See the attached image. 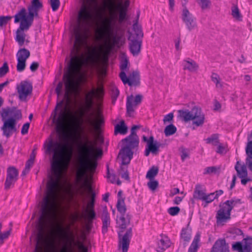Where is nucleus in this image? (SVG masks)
<instances>
[{"mask_svg":"<svg viewBox=\"0 0 252 252\" xmlns=\"http://www.w3.org/2000/svg\"><path fill=\"white\" fill-rule=\"evenodd\" d=\"M140 126L134 125L131 128L129 135L122 140V142L125 145L122 148L119 152L122 159V164L127 165L129 163L133 157V150L137 149L139 140L135 130L140 128Z\"/></svg>","mask_w":252,"mask_h":252,"instance_id":"nucleus-4","label":"nucleus"},{"mask_svg":"<svg viewBox=\"0 0 252 252\" xmlns=\"http://www.w3.org/2000/svg\"><path fill=\"white\" fill-rule=\"evenodd\" d=\"M17 180H14L13 179H11L10 177L6 178L5 182L4 183V188L5 189H9L13 187Z\"/></svg>","mask_w":252,"mask_h":252,"instance_id":"nucleus-43","label":"nucleus"},{"mask_svg":"<svg viewBox=\"0 0 252 252\" xmlns=\"http://www.w3.org/2000/svg\"><path fill=\"white\" fill-rule=\"evenodd\" d=\"M215 199H216V197H214V193H210L208 194L206 193L202 201H205L208 204L212 202Z\"/></svg>","mask_w":252,"mask_h":252,"instance_id":"nucleus-46","label":"nucleus"},{"mask_svg":"<svg viewBox=\"0 0 252 252\" xmlns=\"http://www.w3.org/2000/svg\"><path fill=\"white\" fill-rule=\"evenodd\" d=\"M184 8L182 10V19L185 24L189 31L191 32L197 29L196 18L189 11L186 6V3H182Z\"/></svg>","mask_w":252,"mask_h":252,"instance_id":"nucleus-10","label":"nucleus"},{"mask_svg":"<svg viewBox=\"0 0 252 252\" xmlns=\"http://www.w3.org/2000/svg\"><path fill=\"white\" fill-rule=\"evenodd\" d=\"M118 28L116 25V20L113 17L107 19L103 25V31L101 32L102 35H104L107 40H111L110 48H112L115 45L119 43L121 36L116 34Z\"/></svg>","mask_w":252,"mask_h":252,"instance_id":"nucleus-7","label":"nucleus"},{"mask_svg":"<svg viewBox=\"0 0 252 252\" xmlns=\"http://www.w3.org/2000/svg\"><path fill=\"white\" fill-rule=\"evenodd\" d=\"M107 178L112 183H115L116 181V176L115 174H111L109 171L108 166L107 169Z\"/></svg>","mask_w":252,"mask_h":252,"instance_id":"nucleus-50","label":"nucleus"},{"mask_svg":"<svg viewBox=\"0 0 252 252\" xmlns=\"http://www.w3.org/2000/svg\"><path fill=\"white\" fill-rule=\"evenodd\" d=\"M12 112H13V110L10 107L2 108L1 111L0 112L2 121L4 122V121L7 120V118L10 114H12Z\"/></svg>","mask_w":252,"mask_h":252,"instance_id":"nucleus-37","label":"nucleus"},{"mask_svg":"<svg viewBox=\"0 0 252 252\" xmlns=\"http://www.w3.org/2000/svg\"><path fill=\"white\" fill-rule=\"evenodd\" d=\"M50 4L52 10L56 11L57 10L60 5V1L59 0H50Z\"/></svg>","mask_w":252,"mask_h":252,"instance_id":"nucleus-52","label":"nucleus"},{"mask_svg":"<svg viewBox=\"0 0 252 252\" xmlns=\"http://www.w3.org/2000/svg\"><path fill=\"white\" fill-rule=\"evenodd\" d=\"M207 144H211L213 146H217L220 143L219 136L218 134H213L205 139Z\"/></svg>","mask_w":252,"mask_h":252,"instance_id":"nucleus-33","label":"nucleus"},{"mask_svg":"<svg viewBox=\"0 0 252 252\" xmlns=\"http://www.w3.org/2000/svg\"><path fill=\"white\" fill-rule=\"evenodd\" d=\"M79 250L80 252H88V248L83 243H79Z\"/></svg>","mask_w":252,"mask_h":252,"instance_id":"nucleus-64","label":"nucleus"},{"mask_svg":"<svg viewBox=\"0 0 252 252\" xmlns=\"http://www.w3.org/2000/svg\"><path fill=\"white\" fill-rule=\"evenodd\" d=\"M154 137L153 136H150L148 140V144H147L149 150L153 154L156 153L158 150L160 146L159 144H158L157 142L154 143Z\"/></svg>","mask_w":252,"mask_h":252,"instance_id":"nucleus-31","label":"nucleus"},{"mask_svg":"<svg viewBox=\"0 0 252 252\" xmlns=\"http://www.w3.org/2000/svg\"><path fill=\"white\" fill-rule=\"evenodd\" d=\"M18 176V171L15 167L11 166L7 168V177H10L11 179H13L14 180H17Z\"/></svg>","mask_w":252,"mask_h":252,"instance_id":"nucleus-32","label":"nucleus"},{"mask_svg":"<svg viewBox=\"0 0 252 252\" xmlns=\"http://www.w3.org/2000/svg\"><path fill=\"white\" fill-rule=\"evenodd\" d=\"M30 56V52L29 50L23 48L20 49L16 54L17 59L26 61Z\"/></svg>","mask_w":252,"mask_h":252,"instance_id":"nucleus-27","label":"nucleus"},{"mask_svg":"<svg viewBox=\"0 0 252 252\" xmlns=\"http://www.w3.org/2000/svg\"><path fill=\"white\" fill-rule=\"evenodd\" d=\"M30 127V123H27L23 126L21 129V133L23 135H25L28 132V130Z\"/></svg>","mask_w":252,"mask_h":252,"instance_id":"nucleus-59","label":"nucleus"},{"mask_svg":"<svg viewBox=\"0 0 252 252\" xmlns=\"http://www.w3.org/2000/svg\"><path fill=\"white\" fill-rule=\"evenodd\" d=\"M42 7L43 4L39 0H32L31 4L28 7V14L26 9L23 8L14 16L15 23L20 21L15 37L19 46H22L24 45L26 38L24 32L28 31L32 25L34 17H38V12Z\"/></svg>","mask_w":252,"mask_h":252,"instance_id":"nucleus-3","label":"nucleus"},{"mask_svg":"<svg viewBox=\"0 0 252 252\" xmlns=\"http://www.w3.org/2000/svg\"><path fill=\"white\" fill-rule=\"evenodd\" d=\"M17 60V70L18 72H22L23 71L25 68L26 65V61L24 60H21L19 59Z\"/></svg>","mask_w":252,"mask_h":252,"instance_id":"nucleus-42","label":"nucleus"},{"mask_svg":"<svg viewBox=\"0 0 252 252\" xmlns=\"http://www.w3.org/2000/svg\"><path fill=\"white\" fill-rule=\"evenodd\" d=\"M142 99V95L141 94L136 95L135 98L133 95L127 97L126 111L129 115H130L134 112V109L141 103Z\"/></svg>","mask_w":252,"mask_h":252,"instance_id":"nucleus-13","label":"nucleus"},{"mask_svg":"<svg viewBox=\"0 0 252 252\" xmlns=\"http://www.w3.org/2000/svg\"><path fill=\"white\" fill-rule=\"evenodd\" d=\"M173 117L174 116L172 113H169L164 116L163 121L164 123H165L166 122H170L173 120Z\"/></svg>","mask_w":252,"mask_h":252,"instance_id":"nucleus-61","label":"nucleus"},{"mask_svg":"<svg viewBox=\"0 0 252 252\" xmlns=\"http://www.w3.org/2000/svg\"><path fill=\"white\" fill-rule=\"evenodd\" d=\"M128 63V61L127 59H125L121 63L120 65V69L122 71H125L126 69Z\"/></svg>","mask_w":252,"mask_h":252,"instance_id":"nucleus-63","label":"nucleus"},{"mask_svg":"<svg viewBox=\"0 0 252 252\" xmlns=\"http://www.w3.org/2000/svg\"><path fill=\"white\" fill-rule=\"evenodd\" d=\"M39 66L37 62H33L30 66V69L32 71L34 72L38 69Z\"/></svg>","mask_w":252,"mask_h":252,"instance_id":"nucleus-62","label":"nucleus"},{"mask_svg":"<svg viewBox=\"0 0 252 252\" xmlns=\"http://www.w3.org/2000/svg\"><path fill=\"white\" fill-rule=\"evenodd\" d=\"M180 209L179 207H172L168 209V213L171 216H175L180 212Z\"/></svg>","mask_w":252,"mask_h":252,"instance_id":"nucleus-53","label":"nucleus"},{"mask_svg":"<svg viewBox=\"0 0 252 252\" xmlns=\"http://www.w3.org/2000/svg\"><path fill=\"white\" fill-rule=\"evenodd\" d=\"M116 207L118 211L119 212L120 215H126V207L125 205L124 199H118Z\"/></svg>","mask_w":252,"mask_h":252,"instance_id":"nucleus-28","label":"nucleus"},{"mask_svg":"<svg viewBox=\"0 0 252 252\" xmlns=\"http://www.w3.org/2000/svg\"><path fill=\"white\" fill-rule=\"evenodd\" d=\"M96 219V213L94 210H86L84 215V229L87 233L91 232L93 227V221Z\"/></svg>","mask_w":252,"mask_h":252,"instance_id":"nucleus-14","label":"nucleus"},{"mask_svg":"<svg viewBox=\"0 0 252 252\" xmlns=\"http://www.w3.org/2000/svg\"><path fill=\"white\" fill-rule=\"evenodd\" d=\"M13 112L12 113L13 117L4 121V124L1 129L3 132V135L7 138L9 137L14 132L17 131L16 127V120L21 119L22 115L21 110L17 109L15 107L12 108Z\"/></svg>","mask_w":252,"mask_h":252,"instance_id":"nucleus-9","label":"nucleus"},{"mask_svg":"<svg viewBox=\"0 0 252 252\" xmlns=\"http://www.w3.org/2000/svg\"><path fill=\"white\" fill-rule=\"evenodd\" d=\"M243 252H252V238L244 239Z\"/></svg>","mask_w":252,"mask_h":252,"instance_id":"nucleus-34","label":"nucleus"},{"mask_svg":"<svg viewBox=\"0 0 252 252\" xmlns=\"http://www.w3.org/2000/svg\"><path fill=\"white\" fill-rule=\"evenodd\" d=\"M86 187L88 189V192L91 194V200L88 204L89 209H86V210H94V201H95V193L93 191L91 186L89 184H86Z\"/></svg>","mask_w":252,"mask_h":252,"instance_id":"nucleus-26","label":"nucleus"},{"mask_svg":"<svg viewBox=\"0 0 252 252\" xmlns=\"http://www.w3.org/2000/svg\"><path fill=\"white\" fill-rule=\"evenodd\" d=\"M128 39L130 52L134 56L138 55L141 51L142 39H137L132 35H129Z\"/></svg>","mask_w":252,"mask_h":252,"instance_id":"nucleus-15","label":"nucleus"},{"mask_svg":"<svg viewBox=\"0 0 252 252\" xmlns=\"http://www.w3.org/2000/svg\"><path fill=\"white\" fill-rule=\"evenodd\" d=\"M32 90V84L27 81L22 82L17 87L19 98L21 100H25L27 96L31 94Z\"/></svg>","mask_w":252,"mask_h":252,"instance_id":"nucleus-12","label":"nucleus"},{"mask_svg":"<svg viewBox=\"0 0 252 252\" xmlns=\"http://www.w3.org/2000/svg\"><path fill=\"white\" fill-rule=\"evenodd\" d=\"M232 249L234 251H238V252H243V245L240 242L234 243L232 245Z\"/></svg>","mask_w":252,"mask_h":252,"instance_id":"nucleus-44","label":"nucleus"},{"mask_svg":"<svg viewBox=\"0 0 252 252\" xmlns=\"http://www.w3.org/2000/svg\"><path fill=\"white\" fill-rule=\"evenodd\" d=\"M127 132V127L125 125V121L122 120L119 124H117L115 126V134L120 133L125 135Z\"/></svg>","mask_w":252,"mask_h":252,"instance_id":"nucleus-25","label":"nucleus"},{"mask_svg":"<svg viewBox=\"0 0 252 252\" xmlns=\"http://www.w3.org/2000/svg\"><path fill=\"white\" fill-rule=\"evenodd\" d=\"M158 168L157 166H153L147 172L146 178L151 180L158 174Z\"/></svg>","mask_w":252,"mask_h":252,"instance_id":"nucleus-38","label":"nucleus"},{"mask_svg":"<svg viewBox=\"0 0 252 252\" xmlns=\"http://www.w3.org/2000/svg\"><path fill=\"white\" fill-rule=\"evenodd\" d=\"M170 240L167 236H162L161 239L158 243L157 251L158 252H163L170 246Z\"/></svg>","mask_w":252,"mask_h":252,"instance_id":"nucleus-20","label":"nucleus"},{"mask_svg":"<svg viewBox=\"0 0 252 252\" xmlns=\"http://www.w3.org/2000/svg\"><path fill=\"white\" fill-rule=\"evenodd\" d=\"M246 153L247 155L246 164L252 172V141L248 143L246 148Z\"/></svg>","mask_w":252,"mask_h":252,"instance_id":"nucleus-21","label":"nucleus"},{"mask_svg":"<svg viewBox=\"0 0 252 252\" xmlns=\"http://www.w3.org/2000/svg\"><path fill=\"white\" fill-rule=\"evenodd\" d=\"M126 19V12L120 10L119 15V21L120 23L123 22Z\"/></svg>","mask_w":252,"mask_h":252,"instance_id":"nucleus-57","label":"nucleus"},{"mask_svg":"<svg viewBox=\"0 0 252 252\" xmlns=\"http://www.w3.org/2000/svg\"><path fill=\"white\" fill-rule=\"evenodd\" d=\"M92 5L81 6L78 13V24L74 29L75 41L71 52L74 55L69 63L68 69L63 76L65 86L64 98L57 103L53 118L58 132L63 130L66 122L76 123V117L67 112V106L72 97H76L79 94V83L75 74L80 71L82 65V59L79 54L81 47L86 43L87 38L86 28L92 18Z\"/></svg>","mask_w":252,"mask_h":252,"instance_id":"nucleus-1","label":"nucleus"},{"mask_svg":"<svg viewBox=\"0 0 252 252\" xmlns=\"http://www.w3.org/2000/svg\"><path fill=\"white\" fill-rule=\"evenodd\" d=\"M101 219L102 221V233L104 234L108 231L111 222L109 214L106 209L103 210Z\"/></svg>","mask_w":252,"mask_h":252,"instance_id":"nucleus-18","label":"nucleus"},{"mask_svg":"<svg viewBox=\"0 0 252 252\" xmlns=\"http://www.w3.org/2000/svg\"><path fill=\"white\" fill-rule=\"evenodd\" d=\"M62 238L63 243H74L75 236L69 227L68 226L66 231L63 232Z\"/></svg>","mask_w":252,"mask_h":252,"instance_id":"nucleus-24","label":"nucleus"},{"mask_svg":"<svg viewBox=\"0 0 252 252\" xmlns=\"http://www.w3.org/2000/svg\"><path fill=\"white\" fill-rule=\"evenodd\" d=\"M181 237L184 241L189 242L191 238V229L188 228H183L181 234Z\"/></svg>","mask_w":252,"mask_h":252,"instance_id":"nucleus-36","label":"nucleus"},{"mask_svg":"<svg viewBox=\"0 0 252 252\" xmlns=\"http://www.w3.org/2000/svg\"><path fill=\"white\" fill-rule=\"evenodd\" d=\"M240 202V200L239 199L227 200L220 205V208L216 215L217 224H223L224 222L229 220L230 219L231 210Z\"/></svg>","mask_w":252,"mask_h":252,"instance_id":"nucleus-8","label":"nucleus"},{"mask_svg":"<svg viewBox=\"0 0 252 252\" xmlns=\"http://www.w3.org/2000/svg\"><path fill=\"white\" fill-rule=\"evenodd\" d=\"M132 216L128 213L126 215L120 216L116 220L117 227L121 230L118 232L119 247L123 252H127L130 240L132 235V227L126 230L123 234L124 230L130 224Z\"/></svg>","mask_w":252,"mask_h":252,"instance_id":"nucleus-5","label":"nucleus"},{"mask_svg":"<svg viewBox=\"0 0 252 252\" xmlns=\"http://www.w3.org/2000/svg\"><path fill=\"white\" fill-rule=\"evenodd\" d=\"M120 170L124 172V173L122 174V178H124L127 180H128L129 176L126 168L121 166Z\"/></svg>","mask_w":252,"mask_h":252,"instance_id":"nucleus-60","label":"nucleus"},{"mask_svg":"<svg viewBox=\"0 0 252 252\" xmlns=\"http://www.w3.org/2000/svg\"><path fill=\"white\" fill-rule=\"evenodd\" d=\"M183 65L184 70H188L191 72L196 71L198 68V64L194 61L191 59L184 60Z\"/></svg>","mask_w":252,"mask_h":252,"instance_id":"nucleus-22","label":"nucleus"},{"mask_svg":"<svg viewBox=\"0 0 252 252\" xmlns=\"http://www.w3.org/2000/svg\"><path fill=\"white\" fill-rule=\"evenodd\" d=\"M178 116L182 121L188 122L192 121V124L196 126H201L205 122V115L201 108L194 106L189 111L188 109L178 110Z\"/></svg>","mask_w":252,"mask_h":252,"instance_id":"nucleus-6","label":"nucleus"},{"mask_svg":"<svg viewBox=\"0 0 252 252\" xmlns=\"http://www.w3.org/2000/svg\"><path fill=\"white\" fill-rule=\"evenodd\" d=\"M138 17L139 14L137 15V19L135 21V22L134 23L133 25L134 34L130 33V35L134 36L137 39H142L143 33L141 27L137 24Z\"/></svg>","mask_w":252,"mask_h":252,"instance_id":"nucleus-23","label":"nucleus"},{"mask_svg":"<svg viewBox=\"0 0 252 252\" xmlns=\"http://www.w3.org/2000/svg\"><path fill=\"white\" fill-rule=\"evenodd\" d=\"M217 146V149L216 152L219 154L224 155L228 151V146L226 144H224L220 142Z\"/></svg>","mask_w":252,"mask_h":252,"instance_id":"nucleus-40","label":"nucleus"},{"mask_svg":"<svg viewBox=\"0 0 252 252\" xmlns=\"http://www.w3.org/2000/svg\"><path fill=\"white\" fill-rule=\"evenodd\" d=\"M177 131V128L173 124H170L166 126L164 129V134L166 136L174 134Z\"/></svg>","mask_w":252,"mask_h":252,"instance_id":"nucleus-39","label":"nucleus"},{"mask_svg":"<svg viewBox=\"0 0 252 252\" xmlns=\"http://www.w3.org/2000/svg\"><path fill=\"white\" fill-rule=\"evenodd\" d=\"M217 171V168L215 166L208 167L205 168L204 174H210L213 173H216Z\"/></svg>","mask_w":252,"mask_h":252,"instance_id":"nucleus-56","label":"nucleus"},{"mask_svg":"<svg viewBox=\"0 0 252 252\" xmlns=\"http://www.w3.org/2000/svg\"><path fill=\"white\" fill-rule=\"evenodd\" d=\"M211 80L216 84L217 88H221L222 87V84L220 82V77L217 73H212Z\"/></svg>","mask_w":252,"mask_h":252,"instance_id":"nucleus-41","label":"nucleus"},{"mask_svg":"<svg viewBox=\"0 0 252 252\" xmlns=\"http://www.w3.org/2000/svg\"><path fill=\"white\" fill-rule=\"evenodd\" d=\"M198 3L202 9H207L209 7L210 1L209 0H198Z\"/></svg>","mask_w":252,"mask_h":252,"instance_id":"nucleus-51","label":"nucleus"},{"mask_svg":"<svg viewBox=\"0 0 252 252\" xmlns=\"http://www.w3.org/2000/svg\"><path fill=\"white\" fill-rule=\"evenodd\" d=\"M11 233V230H9L6 232H4V233H2L1 232L0 233V245H1L3 244V240L5 239H6L8 237V236L10 235Z\"/></svg>","mask_w":252,"mask_h":252,"instance_id":"nucleus-55","label":"nucleus"},{"mask_svg":"<svg viewBox=\"0 0 252 252\" xmlns=\"http://www.w3.org/2000/svg\"><path fill=\"white\" fill-rule=\"evenodd\" d=\"M247 165L244 163H241L240 161H237L235 165V169L237 172V176L240 178L247 177L248 176V171Z\"/></svg>","mask_w":252,"mask_h":252,"instance_id":"nucleus-19","label":"nucleus"},{"mask_svg":"<svg viewBox=\"0 0 252 252\" xmlns=\"http://www.w3.org/2000/svg\"><path fill=\"white\" fill-rule=\"evenodd\" d=\"M231 14L233 17L238 21H242V16L240 12L238 6L233 5L231 8Z\"/></svg>","mask_w":252,"mask_h":252,"instance_id":"nucleus-35","label":"nucleus"},{"mask_svg":"<svg viewBox=\"0 0 252 252\" xmlns=\"http://www.w3.org/2000/svg\"><path fill=\"white\" fill-rule=\"evenodd\" d=\"M119 76L124 84H127L129 86H139L140 84L139 72L137 70H133L128 75V77L125 71H121Z\"/></svg>","mask_w":252,"mask_h":252,"instance_id":"nucleus-11","label":"nucleus"},{"mask_svg":"<svg viewBox=\"0 0 252 252\" xmlns=\"http://www.w3.org/2000/svg\"><path fill=\"white\" fill-rule=\"evenodd\" d=\"M130 1L129 0H126L124 4H122V3L121 1H120L118 3V6L117 7L119 8L120 9V10L124 11L126 12H127V8L128 6H129Z\"/></svg>","mask_w":252,"mask_h":252,"instance_id":"nucleus-45","label":"nucleus"},{"mask_svg":"<svg viewBox=\"0 0 252 252\" xmlns=\"http://www.w3.org/2000/svg\"><path fill=\"white\" fill-rule=\"evenodd\" d=\"M180 151L181 159L184 161L187 158H189V152L188 149L184 148H181Z\"/></svg>","mask_w":252,"mask_h":252,"instance_id":"nucleus-48","label":"nucleus"},{"mask_svg":"<svg viewBox=\"0 0 252 252\" xmlns=\"http://www.w3.org/2000/svg\"><path fill=\"white\" fill-rule=\"evenodd\" d=\"M63 83L62 82H60L58 84V85L56 87L55 91H56V93L58 95V96H59V95H61V94H62V88H63Z\"/></svg>","mask_w":252,"mask_h":252,"instance_id":"nucleus-58","label":"nucleus"},{"mask_svg":"<svg viewBox=\"0 0 252 252\" xmlns=\"http://www.w3.org/2000/svg\"><path fill=\"white\" fill-rule=\"evenodd\" d=\"M86 142L80 143L78 148L77 162L78 168L76 173L78 182H82L88 173L93 174L95 170L97 163L95 161L91 160L92 158L101 157L102 149L85 137Z\"/></svg>","mask_w":252,"mask_h":252,"instance_id":"nucleus-2","label":"nucleus"},{"mask_svg":"<svg viewBox=\"0 0 252 252\" xmlns=\"http://www.w3.org/2000/svg\"><path fill=\"white\" fill-rule=\"evenodd\" d=\"M12 17L11 16H0V27H2L6 25Z\"/></svg>","mask_w":252,"mask_h":252,"instance_id":"nucleus-47","label":"nucleus"},{"mask_svg":"<svg viewBox=\"0 0 252 252\" xmlns=\"http://www.w3.org/2000/svg\"><path fill=\"white\" fill-rule=\"evenodd\" d=\"M210 252H229V246L224 239H219L215 242Z\"/></svg>","mask_w":252,"mask_h":252,"instance_id":"nucleus-16","label":"nucleus"},{"mask_svg":"<svg viewBox=\"0 0 252 252\" xmlns=\"http://www.w3.org/2000/svg\"><path fill=\"white\" fill-rule=\"evenodd\" d=\"M206 189L203 185H196L193 193V199H191L192 202H194L193 199L202 200L206 194Z\"/></svg>","mask_w":252,"mask_h":252,"instance_id":"nucleus-17","label":"nucleus"},{"mask_svg":"<svg viewBox=\"0 0 252 252\" xmlns=\"http://www.w3.org/2000/svg\"><path fill=\"white\" fill-rule=\"evenodd\" d=\"M9 71L8 64L5 62L2 66L0 68V76H3L5 75Z\"/></svg>","mask_w":252,"mask_h":252,"instance_id":"nucleus-49","label":"nucleus"},{"mask_svg":"<svg viewBox=\"0 0 252 252\" xmlns=\"http://www.w3.org/2000/svg\"><path fill=\"white\" fill-rule=\"evenodd\" d=\"M104 93L103 89L101 87H98L96 90H93L87 95V97L90 100L93 96H96L98 98H100Z\"/></svg>","mask_w":252,"mask_h":252,"instance_id":"nucleus-30","label":"nucleus"},{"mask_svg":"<svg viewBox=\"0 0 252 252\" xmlns=\"http://www.w3.org/2000/svg\"><path fill=\"white\" fill-rule=\"evenodd\" d=\"M200 235L197 233L195 236L190 246L188 252H196L199 247L198 243L200 241Z\"/></svg>","mask_w":252,"mask_h":252,"instance_id":"nucleus-29","label":"nucleus"},{"mask_svg":"<svg viewBox=\"0 0 252 252\" xmlns=\"http://www.w3.org/2000/svg\"><path fill=\"white\" fill-rule=\"evenodd\" d=\"M149 188L152 190H155L158 187V183L157 181H150L147 184Z\"/></svg>","mask_w":252,"mask_h":252,"instance_id":"nucleus-54","label":"nucleus"}]
</instances>
